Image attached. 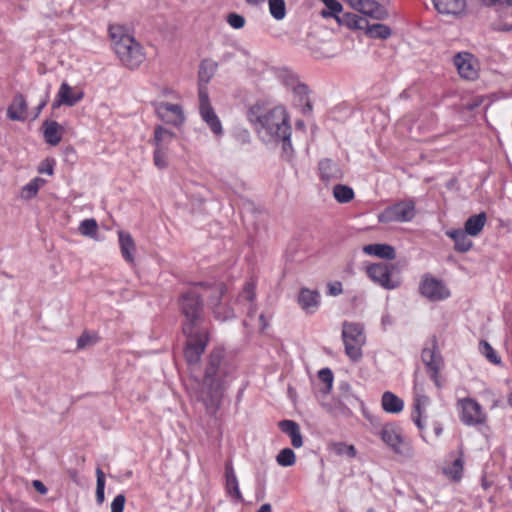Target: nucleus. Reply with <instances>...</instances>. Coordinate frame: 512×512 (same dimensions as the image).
<instances>
[{
  "label": "nucleus",
  "mask_w": 512,
  "mask_h": 512,
  "mask_svg": "<svg viewBox=\"0 0 512 512\" xmlns=\"http://www.w3.org/2000/svg\"><path fill=\"white\" fill-rule=\"evenodd\" d=\"M435 9L441 14L461 15L466 10V0H432Z\"/></svg>",
  "instance_id": "obj_17"
},
{
  "label": "nucleus",
  "mask_w": 512,
  "mask_h": 512,
  "mask_svg": "<svg viewBox=\"0 0 512 512\" xmlns=\"http://www.w3.org/2000/svg\"><path fill=\"white\" fill-rule=\"evenodd\" d=\"M276 461L282 467H289L295 464L296 456L292 449L284 448L276 456Z\"/></svg>",
  "instance_id": "obj_41"
},
{
  "label": "nucleus",
  "mask_w": 512,
  "mask_h": 512,
  "mask_svg": "<svg viewBox=\"0 0 512 512\" xmlns=\"http://www.w3.org/2000/svg\"><path fill=\"white\" fill-rule=\"evenodd\" d=\"M269 12L276 20H282L286 16V4L284 0H269Z\"/></svg>",
  "instance_id": "obj_38"
},
{
  "label": "nucleus",
  "mask_w": 512,
  "mask_h": 512,
  "mask_svg": "<svg viewBox=\"0 0 512 512\" xmlns=\"http://www.w3.org/2000/svg\"><path fill=\"white\" fill-rule=\"evenodd\" d=\"M157 116L164 122L179 127L185 121L183 108L179 104L159 102L155 104Z\"/></svg>",
  "instance_id": "obj_11"
},
{
  "label": "nucleus",
  "mask_w": 512,
  "mask_h": 512,
  "mask_svg": "<svg viewBox=\"0 0 512 512\" xmlns=\"http://www.w3.org/2000/svg\"><path fill=\"white\" fill-rule=\"evenodd\" d=\"M325 8L320 12L323 18H335L340 16L343 6L338 0H322Z\"/></svg>",
  "instance_id": "obj_36"
},
{
  "label": "nucleus",
  "mask_w": 512,
  "mask_h": 512,
  "mask_svg": "<svg viewBox=\"0 0 512 512\" xmlns=\"http://www.w3.org/2000/svg\"><path fill=\"white\" fill-rule=\"evenodd\" d=\"M479 350L481 354L484 355L489 362L495 365H499L501 363V358L498 356L494 348L487 341H480Z\"/></svg>",
  "instance_id": "obj_39"
},
{
  "label": "nucleus",
  "mask_w": 512,
  "mask_h": 512,
  "mask_svg": "<svg viewBox=\"0 0 512 512\" xmlns=\"http://www.w3.org/2000/svg\"><path fill=\"white\" fill-rule=\"evenodd\" d=\"M181 315L184 317L182 332L186 337L184 357L190 369L196 367L209 343V329L205 323L202 296L194 290L182 293L178 299Z\"/></svg>",
  "instance_id": "obj_2"
},
{
  "label": "nucleus",
  "mask_w": 512,
  "mask_h": 512,
  "mask_svg": "<svg viewBox=\"0 0 512 512\" xmlns=\"http://www.w3.org/2000/svg\"><path fill=\"white\" fill-rule=\"evenodd\" d=\"M343 292L341 282H334L328 284V294L331 296H338Z\"/></svg>",
  "instance_id": "obj_54"
},
{
  "label": "nucleus",
  "mask_w": 512,
  "mask_h": 512,
  "mask_svg": "<svg viewBox=\"0 0 512 512\" xmlns=\"http://www.w3.org/2000/svg\"><path fill=\"white\" fill-rule=\"evenodd\" d=\"M332 450L336 455H346L349 458H354L357 454L356 449L353 445H347L343 442L333 443Z\"/></svg>",
  "instance_id": "obj_43"
},
{
  "label": "nucleus",
  "mask_w": 512,
  "mask_h": 512,
  "mask_svg": "<svg viewBox=\"0 0 512 512\" xmlns=\"http://www.w3.org/2000/svg\"><path fill=\"white\" fill-rule=\"evenodd\" d=\"M486 221L487 216L485 212L472 215L466 220L463 230H465L470 236L475 237L483 230Z\"/></svg>",
  "instance_id": "obj_30"
},
{
  "label": "nucleus",
  "mask_w": 512,
  "mask_h": 512,
  "mask_svg": "<svg viewBox=\"0 0 512 512\" xmlns=\"http://www.w3.org/2000/svg\"><path fill=\"white\" fill-rule=\"evenodd\" d=\"M37 193H38V189H37L36 184H34L32 181H30L22 188L21 197L23 199H32L33 197H35L37 195Z\"/></svg>",
  "instance_id": "obj_50"
},
{
  "label": "nucleus",
  "mask_w": 512,
  "mask_h": 512,
  "mask_svg": "<svg viewBox=\"0 0 512 512\" xmlns=\"http://www.w3.org/2000/svg\"><path fill=\"white\" fill-rule=\"evenodd\" d=\"M27 102L21 93L15 95L7 109V117L13 121H25L27 118Z\"/></svg>",
  "instance_id": "obj_18"
},
{
  "label": "nucleus",
  "mask_w": 512,
  "mask_h": 512,
  "mask_svg": "<svg viewBox=\"0 0 512 512\" xmlns=\"http://www.w3.org/2000/svg\"><path fill=\"white\" fill-rule=\"evenodd\" d=\"M380 436L383 442L395 453L405 455L409 451V448L404 445L402 436L396 431L393 425H385L380 432Z\"/></svg>",
  "instance_id": "obj_13"
},
{
  "label": "nucleus",
  "mask_w": 512,
  "mask_h": 512,
  "mask_svg": "<svg viewBox=\"0 0 512 512\" xmlns=\"http://www.w3.org/2000/svg\"><path fill=\"white\" fill-rule=\"evenodd\" d=\"M213 313L216 319L226 321L235 318L234 310L229 306H217L213 308Z\"/></svg>",
  "instance_id": "obj_46"
},
{
  "label": "nucleus",
  "mask_w": 512,
  "mask_h": 512,
  "mask_svg": "<svg viewBox=\"0 0 512 512\" xmlns=\"http://www.w3.org/2000/svg\"><path fill=\"white\" fill-rule=\"evenodd\" d=\"M471 60L472 55L469 53H458L453 60L459 75L467 80H474L477 77V71Z\"/></svg>",
  "instance_id": "obj_16"
},
{
  "label": "nucleus",
  "mask_w": 512,
  "mask_h": 512,
  "mask_svg": "<svg viewBox=\"0 0 512 512\" xmlns=\"http://www.w3.org/2000/svg\"><path fill=\"white\" fill-rule=\"evenodd\" d=\"M366 18L360 17L354 13H343L339 17H337V22L346 26L349 29L353 30H364V26L366 25Z\"/></svg>",
  "instance_id": "obj_35"
},
{
  "label": "nucleus",
  "mask_w": 512,
  "mask_h": 512,
  "mask_svg": "<svg viewBox=\"0 0 512 512\" xmlns=\"http://www.w3.org/2000/svg\"><path fill=\"white\" fill-rule=\"evenodd\" d=\"M44 128V139L50 145H57L61 141V130L62 127L56 121L46 120L43 123Z\"/></svg>",
  "instance_id": "obj_34"
},
{
  "label": "nucleus",
  "mask_w": 512,
  "mask_h": 512,
  "mask_svg": "<svg viewBox=\"0 0 512 512\" xmlns=\"http://www.w3.org/2000/svg\"><path fill=\"white\" fill-rule=\"evenodd\" d=\"M176 138V134L162 126H157L154 130L153 144L156 148L169 150V145Z\"/></svg>",
  "instance_id": "obj_32"
},
{
  "label": "nucleus",
  "mask_w": 512,
  "mask_h": 512,
  "mask_svg": "<svg viewBox=\"0 0 512 512\" xmlns=\"http://www.w3.org/2000/svg\"><path fill=\"white\" fill-rule=\"evenodd\" d=\"M245 297L247 300L252 301L255 297L254 293V285L252 283H247L244 288Z\"/></svg>",
  "instance_id": "obj_56"
},
{
  "label": "nucleus",
  "mask_w": 512,
  "mask_h": 512,
  "mask_svg": "<svg viewBox=\"0 0 512 512\" xmlns=\"http://www.w3.org/2000/svg\"><path fill=\"white\" fill-rule=\"evenodd\" d=\"M119 245L122 257L129 264H134V252L136 251L135 242L130 233L125 231H119Z\"/></svg>",
  "instance_id": "obj_21"
},
{
  "label": "nucleus",
  "mask_w": 512,
  "mask_h": 512,
  "mask_svg": "<svg viewBox=\"0 0 512 512\" xmlns=\"http://www.w3.org/2000/svg\"><path fill=\"white\" fill-rule=\"evenodd\" d=\"M295 101L302 107V112L308 114L312 112V104L309 99V88L306 84L298 83L292 88Z\"/></svg>",
  "instance_id": "obj_28"
},
{
  "label": "nucleus",
  "mask_w": 512,
  "mask_h": 512,
  "mask_svg": "<svg viewBox=\"0 0 512 512\" xmlns=\"http://www.w3.org/2000/svg\"><path fill=\"white\" fill-rule=\"evenodd\" d=\"M96 501L98 504H102L105 500V474L100 469H96Z\"/></svg>",
  "instance_id": "obj_42"
},
{
  "label": "nucleus",
  "mask_w": 512,
  "mask_h": 512,
  "mask_svg": "<svg viewBox=\"0 0 512 512\" xmlns=\"http://www.w3.org/2000/svg\"><path fill=\"white\" fill-rule=\"evenodd\" d=\"M32 485L35 488V490L41 495H45L48 491L47 487L40 480H33Z\"/></svg>",
  "instance_id": "obj_55"
},
{
  "label": "nucleus",
  "mask_w": 512,
  "mask_h": 512,
  "mask_svg": "<svg viewBox=\"0 0 512 512\" xmlns=\"http://www.w3.org/2000/svg\"><path fill=\"white\" fill-rule=\"evenodd\" d=\"M217 67V63L212 60L205 59L201 62L198 71V92L200 91L201 88L207 89V84L213 78L217 70Z\"/></svg>",
  "instance_id": "obj_26"
},
{
  "label": "nucleus",
  "mask_w": 512,
  "mask_h": 512,
  "mask_svg": "<svg viewBox=\"0 0 512 512\" xmlns=\"http://www.w3.org/2000/svg\"><path fill=\"white\" fill-rule=\"evenodd\" d=\"M500 3H501V0H488V2H485L484 4L487 7H492V6H495V5L500 4Z\"/></svg>",
  "instance_id": "obj_62"
},
{
  "label": "nucleus",
  "mask_w": 512,
  "mask_h": 512,
  "mask_svg": "<svg viewBox=\"0 0 512 512\" xmlns=\"http://www.w3.org/2000/svg\"><path fill=\"white\" fill-rule=\"evenodd\" d=\"M153 161L156 167L164 169L168 166V150L162 148H155L153 154Z\"/></svg>",
  "instance_id": "obj_47"
},
{
  "label": "nucleus",
  "mask_w": 512,
  "mask_h": 512,
  "mask_svg": "<svg viewBox=\"0 0 512 512\" xmlns=\"http://www.w3.org/2000/svg\"><path fill=\"white\" fill-rule=\"evenodd\" d=\"M47 102H48V95L46 94L36 108L35 117H37L39 115V113L42 111V109L47 105Z\"/></svg>",
  "instance_id": "obj_57"
},
{
  "label": "nucleus",
  "mask_w": 512,
  "mask_h": 512,
  "mask_svg": "<svg viewBox=\"0 0 512 512\" xmlns=\"http://www.w3.org/2000/svg\"><path fill=\"white\" fill-rule=\"evenodd\" d=\"M360 13L375 20H385L389 16L387 9L375 0H364Z\"/></svg>",
  "instance_id": "obj_23"
},
{
  "label": "nucleus",
  "mask_w": 512,
  "mask_h": 512,
  "mask_svg": "<svg viewBox=\"0 0 512 512\" xmlns=\"http://www.w3.org/2000/svg\"><path fill=\"white\" fill-rule=\"evenodd\" d=\"M381 403L384 411L393 414L401 412L404 407L403 400L389 391L383 393Z\"/></svg>",
  "instance_id": "obj_33"
},
{
  "label": "nucleus",
  "mask_w": 512,
  "mask_h": 512,
  "mask_svg": "<svg viewBox=\"0 0 512 512\" xmlns=\"http://www.w3.org/2000/svg\"><path fill=\"white\" fill-rule=\"evenodd\" d=\"M247 117L263 142L281 143L283 154L288 159L292 156V128L283 106L266 109L262 104L255 103L249 108Z\"/></svg>",
  "instance_id": "obj_3"
},
{
  "label": "nucleus",
  "mask_w": 512,
  "mask_h": 512,
  "mask_svg": "<svg viewBox=\"0 0 512 512\" xmlns=\"http://www.w3.org/2000/svg\"><path fill=\"white\" fill-rule=\"evenodd\" d=\"M195 286H200L205 289L211 290V294L209 295V303L212 307H217L220 305V301L224 294L226 293V286L223 282L218 283H208V282H198L194 284Z\"/></svg>",
  "instance_id": "obj_27"
},
{
  "label": "nucleus",
  "mask_w": 512,
  "mask_h": 512,
  "mask_svg": "<svg viewBox=\"0 0 512 512\" xmlns=\"http://www.w3.org/2000/svg\"><path fill=\"white\" fill-rule=\"evenodd\" d=\"M364 253L377 256L381 259L393 260L396 258L395 248L389 244H369L363 247Z\"/></svg>",
  "instance_id": "obj_25"
},
{
  "label": "nucleus",
  "mask_w": 512,
  "mask_h": 512,
  "mask_svg": "<svg viewBox=\"0 0 512 512\" xmlns=\"http://www.w3.org/2000/svg\"><path fill=\"white\" fill-rule=\"evenodd\" d=\"M348 1H349L350 5L352 6V8H354L355 10L360 12L364 0H348Z\"/></svg>",
  "instance_id": "obj_58"
},
{
  "label": "nucleus",
  "mask_w": 512,
  "mask_h": 512,
  "mask_svg": "<svg viewBox=\"0 0 512 512\" xmlns=\"http://www.w3.org/2000/svg\"><path fill=\"white\" fill-rule=\"evenodd\" d=\"M96 343V338L89 335L88 333H83L77 340V349L81 350L87 347L88 345Z\"/></svg>",
  "instance_id": "obj_52"
},
{
  "label": "nucleus",
  "mask_w": 512,
  "mask_h": 512,
  "mask_svg": "<svg viewBox=\"0 0 512 512\" xmlns=\"http://www.w3.org/2000/svg\"><path fill=\"white\" fill-rule=\"evenodd\" d=\"M109 35L113 49L121 63L129 69L139 67L144 61V53L134 37L125 33L123 27L118 25L109 26Z\"/></svg>",
  "instance_id": "obj_4"
},
{
  "label": "nucleus",
  "mask_w": 512,
  "mask_h": 512,
  "mask_svg": "<svg viewBox=\"0 0 512 512\" xmlns=\"http://www.w3.org/2000/svg\"><path fill=\"white\" fill-rule=\"evenodd\" d=\"M199 113L201 119L207 124L214 135L219 136L223 133V127L219 117L212 107L209 99L208 89L201 88L199 91Z\"/></svg>",
  "instance_id": "obj_8"
},
{
  "label": "nucleus",
  "mask_w": 512,
  "mask_h": 512,
  "mask_svg": "<svg viewBox=\"0 0 512 512\" xmlns=\"http://www.w3.org/2000/svg\"><path fill=\"white\" fill-rule=\"evenodd\" d=\"M31 181L34 184H36L38 190L46 183V180L43 178H40V177H36V178L32 179Z\"/></svg>",
  "instance_id": "obj_60"
},
{
  "label": "nucleus",
  "mask_w": 512,
  "mask_h": 512,
  "mask_svg": "<svg viewBox=\"0 0 512 512\" xmlns=\"http://www.w3.org/2000/svg\"><path fill=\"white\" fill-rule=\"evenodd\" d=\"M319 380L324 383L325 387L322 389L323 393H329L333 385V373L329 368H323L318 372Z\"/></svg>",
  "instance_id": "obj_45"
},
{
  "label": "nucleus",
  "mask_w": 512,
  "mask_h": 512,
  "mask_svg": "<svg viewBox=\"0 0 512 512\" xmlns=\"http://www.w3.org/2000/svg\"><path fill=\"white\" fill-rule=\"evenodd\" d=\"M279 429L291 439L294 448H300L303 445V437L300 426L293 420H282L278 423Z\"/></svg>",
  "instance_id": "obj_19"
},
{
  "label": "nucleus",
  "mask_w": 512,
  "mask_h": 512,
  "mask_svg": "<svg viewBox=\"0 0 512 512\" xmlns=\"http://www.w3.org/2000/svg\"><path fill=\"white\" fill-rule=\"evenodd\" d=\"M319 175L322 181H337L343 178V171L339 164L332 159L325 158L320 160L318 164Z\"/></svg>",
  "instance_id": "obj_15"
},
{
  "label": "nucleus",
  "mask_w": 512,
  "mask_h": 512,
  "mask_svg": "<svg viewBox=\"0 0 512 512\" xmlns=\"http://www.w3.org/2000/svg\"><path fill=\"white\" fill-rule=\"evenodd\" d=\"M236 366L227 357L224 348L215 347L207 355L199 378L198 399L206 412L214 416L221 407L224 393L234 379Z\"/></svg>",
  "instance_id": "obj_1"
},
{
  "label": "nucleus",
  "mask_w": 512,
  "mask_h": 512,
  "mask_svg": "<svg viewBox=\"0 0 512 512\" xmlns=\"http://www.w3.org/2000/svg\"><path fill=\"white\" fill-rule=\"evenodd\" d=\"M446 475H449L454 480H459L463 472V460L461 457L455 459L452 465L444 469Z\"/></svg>",
  "instance_id": "obj_44"
},
{
  "label": "nucleus",
  "mask_w": 512,
  "mask_h": 512,
  "mask_svg": "<svg viewBox=\"0 0 512 512\" xmlns=\"http://www.w3.org/2000/svg\"><path fill=\"white\" fill-rule=\"evenodd\" d=\"M227 23L234 29H241L245 26L246 20L245 18L235 12H231L226 17Z\"/></svg>",
  "instance_id": "obj_48"
},
{
  "label": "nucleus",
  "mask_w": 512,
  "mask_h": 512,
  "mask_svg": "<svg viewBox=\"0 0 512 512\" xmlns=\"http://www.w3.org/2000/svg\"><path fill=\"white\" fill-rule=\"evenodd\" d=\"M225 477L227 493L238 502H242V493L239 489L238 480L231 462L225 464Z\"/></svg>",
  "instance_id": "obj_24"
},
{
  "label": "nucleus",
  "mask_w": 512,
  "mask_h": 512,
  "mask_svg": "<svg viewBox=\"0 0 512 512\" xmlns=\"http://www.w3.org/2000/svg\"><path fill=\"white\" fill-rule=\"evenodd\" d=\"M333 195L339 203H348L354 198V191L347 185L337 184L333 188Z\"/></svg>",
  "instance_id": "obj_37"
},
{
  "label": "nucleus",
  "mask_w": 512,
  "mask_h": 512,
  "mask_svg": "<svg viewBox=\"0 0 512 512\" xmlns=\"http://www.w3.org/2000/svg\"><path fill=\"white\" fill-rule=\"evenodd\" d=\"M283 82L286 86L293 88L295 85L300 83L295 74L291 72H285L283 76Z\"/></svg>",
  "instance_id": "obj_53"
},
{
  "label": "nucleus",
  "mask_w": 512,
  "mask_h": 512,
  "mask_svg": "<svg viewBox=\"0 0 512 512\" xmlns=\"http://www.w3.org/2000/svg\"><path fill=\"white\" fill-rule=\"evenodd\" d=\"M54 165H55L54 159L46 158L45 160H43L40 163V165L37 168V171L40 174L52 175L54 173Z\"/></svg>",
  "instance_id": "obj_49"
},
{
  "label": "nucleus",
  "mask_w": 512,
  "mask_h": 512,
  "mask_svg": "<svg viewBox=\"0 0 512 512\" xmlns=\"http://www.w3.org/2000/svg\"><path fill=\"white\" fill-rule=\"evenodd\" d=\"M259 320L261 321L263 328H265L267 326V323L265 322V317L263 314L259 316Z\"/></svg>",
  "instance_id": "obj_64"
},
{
  "label": "nucleus",
  "mask_w": 512,
  "mask_h": 512,
  "mask_svg": "<svg viewBox=\"0 0 512 512\" xmlns=\"http://www.w3.org/2000/svg\"><path fill=\"white\" fill-rule=\"evenodd\" d=\"M415 216V203L412 200L400 201L386 207L379 215L381 223L409 222Z\"/></svg>",
  "instance_id": "obj_7"
},
{
  "label": "nucleus",
  "mask_w": 512,
  "mask_h": 512,
  "mask_svg": "<svg viewBox=\"0 0 512 512\" xmlns=\"http://www.w3.org/2000/svg\"><path fill=\"white\" fill-rule=\"evenodd\" d=\"M392 267L386 263H375L368 266L366 272L373 282L385 289L391 290L400 285V280L392 277Z\"/></svg>",
  "instance_id": "obj_10"
},
{
  "label": "nucleus",
  "mask_w": 512,
  "mask_h": 512,
  "mask_svg": "<svg viewBox=\"0 0 512 512\" xmlns=\"http://www.w3.org/2000/svg\"><path fill=\"white\" fill-rule=\"evenodd\" d=\"M428 403L429 398L425 395L417 394L414 398L411 417L413 422L420 431L424 429V424L422 422V414L424 408L428 405Z\"/></svg>",
  "instance_id": "obj_29"
},
{
  "label": "nucleus",
  "mask_w": 512,
  "mask_h": 512,
  "mask_svg": "<svg viewBox=\"0 0 512 512\" xmlns=\"http://www.w3.org/2000/svg\"><path fill=\"white\" fill-rule=\"evenodd\" d=\"M381 323H382V326H384V327L387 325H392L393 319L389 314H386L382 317Z\"/></svg>",
  "instance_id": "obj_59"
},
{
  "label": "nucleus",
  "mask_w": 512,
  "mask_h": 512,
  "mask_svg": "<svg viewBox=\"0 0 512 512\" xmlns=\"http://www.w3.org/2000/svg\"><path fill=\"white\" fill-rule=\"evenodd\" d=\"M126 502L124 494H118L111 503V512H123Z\"/></svg>",
  "instance_id": "obj_51"
},
{
  "label": "nucleus",
  "mask_w": 512,
  "mask_h": 512,
  "mask_svg": "<svg viewBox=\"0 0 512 512\" xmlns=\"http://www.w3.org/2000/svg\"><path fill=\"white\" fill-rule=\"evenodd\" d=\"M78 230L81 235L94 238L98 231L97 221L93 218L85 219L80 223Z\"/></svg>",
  "instance_id": "obj_40"
},
{
  "label": "nucleus",
  "mask_w": 512,
  "mask_h": 512,
  "mask_svg": "<svg viewBox=\"0 0 512 512\" xmlns=\"http://www.w3.org/2000/svg\"><path fill=\"white\" fill-rule=\"evenodd\" d=\"M461 409L460 420L467 426H477L484 424L486 414L483 412L481 405L472 398H463L458 401Z\"/></svg>",
  "instance_id": "obj_9"
},
{
  "label": "nucleus",
  "mask_w": 512,
  "mask_h": 512,
  "mask_svg": "<svg viewBox=\"0 0 512 512\" xmlns=\"http://www.w3.org/2000/svg\"><path fill=\"white\" fill-rule=\"evenodd\" d=\"M365 35L371 39H382L385 40L391 36V29L389 26L381 23H373L371 24L368 20H366V25L364 26Z\"/></svg>",
  "instance_id": "obj_31"
},
{
  "label": "nucleus",
  "mask_w": 512,
  "mask_h": 512,
  "mask_svg": "<svg viewBox=\"0 0 512 512\" xmlns=\"http://www.w3.org/2000/svg\"><path fill=\"white\" fill-rule=\"evenodd\" d=\"M256 512H272L271 505L269 503H265Z\"/></svg>",
  "instance_id": "obj_61"
},
{
  "label": "nucleus",
  "mask_w": 512,
  "mask_h": 512,
  "mask_svg": "<svg viewBox=\"0 0 512 512\" xmlns=\"http://www.w3.org/2000/svg\"><path fill=\"white\" fill-rule=\"evenodd\" d=\"M421 359L426 366L431 380L437 388H442L439 373L444 366V360L439 351L437 338L435 336L426 342L421 352Z\"/></svg>",
  "instance_id": "obj_6"
},
{
  "label": "nucleus",
  "mask_w": 512,
  "mask_h": 512,
  "mask_svg": "<svg viewBox=\"0 0 512 512\" xmlns=\"http://www.w3.org/2000/svg\"><path fill=\"white\" fill-rule=\"evenodd\" d=\"M342 340L345 354L353 362H358L363 357L362 347L366 343L364 327L359 323L345 321L342 325Z\"/></svg>",
  "instance_id": "obj_5"
},
{
  "label": "nucleus",
  "mask_w": 512,
  "mask_h": 512,
  "mask_svg": "<svg viewBox=\"0 0 512 512\" xmlns=\"http://www.w3.org/2000/svg\"><path fill=\"white\" fill-rule=\"evenodd\" d=\"M83 96V92L73 93L70 85L63 82L58 91L57 99L52 104V108L56 109L61 105L72 107L81 101Z\"/></svg>",
  "instance_id": "obj_14"
},
{
  "label": "nucleus",
  "mask_w": 512,
  "mask_h": 512,
  "mask_svg": "<svg viewBox=\"0 0 512 512\" xmlns=\"http://www.w3.org/2000/svg\"><path fill=\"white\" fill-rule=\"evenodd\" d=\"M319 298L317 291L302 288L298 296V304L307 313H313L319 305Z\"/></svg>",
  "instance_id": "obj_22"
},
{
  "label": "nucleus",
  "mask_w": 512,
  "mask_h": 512,
  "mask_svg": "<svg viewBox=\"0 0 512 512\" xmlns=\"http://www.w3.org/2000/svg\"><path fill=\"white\" fill-rule=\"evenodd\" d=\"M446 235L454 241V249L459 253L468 252L473 245V242L469 239L470 236L463 229H453L446 232Z\"/></svg>",
  "instance_id": "obj_20"
},
{
  "label": "nucleus",
  "mask_w": 512,
  "mask_h": 512,
  "mask_svg": "<svg viewBox=\"0 0 512 512\" xmlns=\"http://www.w3.org/2000/svg\"><path fill=\"white\" fill-rule=\"evenodd\" d=\"M419 291L422 296L430 301H440L450 296L449 290L444 284L434 277L425 276L419 286Z\"/></svg>",
  "instance_id": "obj_12"
},
{
  "label": "nucleus",
  "mask_w": 512,
  "mask_h": 512,
  "mask_svg": "<svg viewBox=\"0 0 512 512\" xmlns=\"http://www.w3.org/2000/svg\"><path fill=\"white\" fill-rule=\"evenodd\" d=\"M434 431H435V434L436 436H440L441 433H442V427L440 424H437L435 427H434Z\"/></svg>",
  "instance_id": "obj_63"
}]
</instances>
